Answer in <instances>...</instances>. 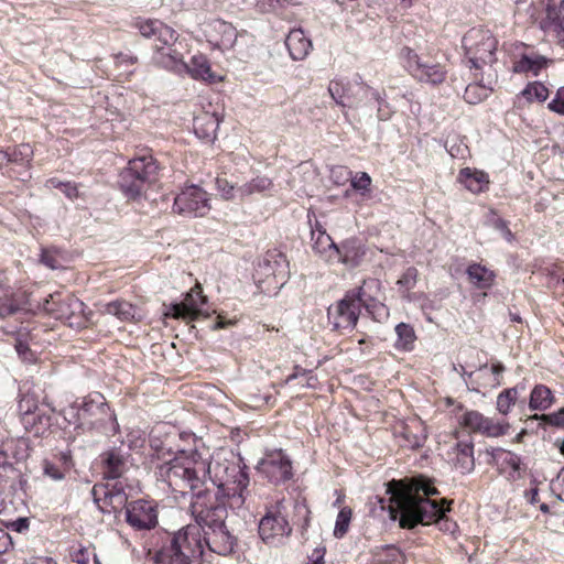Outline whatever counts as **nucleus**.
I'll use <instances>...</instances> for the list:
<instances>
[{
    "label": "nucleus",
    "mask_w": 564,
    "mask_h": 564,
    "mask_svg": "<svg viewBox=\"0 0 564 564\" xmlns=\"http://www.w3.org/2000/svg\"><path fill=\"white\" fill-rule=\"evenodd\" d=\"M379 293L378 284H361L356 292L343 299L337 307V328L354 327L357 324L360 307L364 306L376 321H383L388 317L389 311L376 295Z\"/></svg>",
    "instance_id": "obj_5"
},
{
    "label": "nucleus",
    "mask_w": 564,
    "mask_h": 564,
    "mask_svg": "<svg viewBox=\"0 0 564 564\" xmlns=\"http://www.w3.org/2000/svg\"><path fill=\"white\" fill-rule=\"evenodd\" d=\"M289 54L294 61H303L312 50V41L302 29H293L285 39Z\"/></svg>",
    "instance_id": "obj_26"
},
{
    "label": "nucleus",
    "mask_w": 564,
    "mask_h": 564,
    "mask_svg": "<svg viewBox=\"0 0 564 564\" xmlns=\"http://www.w3.org/2000/svg\"><path fill=\"white\" fill-rule=\"evenodd\" d=\"M312 239L314 240V250L321 254L326 253L327 251H332L334 253L339 251V248L334 243L330 236L325 230H322L318 225L312 230Z\"/></svg>",
    "instance_id": "obj_35"
},
{
    "label": "nucleus",
    "mask_w": 564,
    "mask_h": 564,
    "mask_svg": "<svg viewBox=\"0 0 564 564\" xmlns=\"http://www.w3.org/2000/svg\"><path fill=\"white\" fill-rule=\"evenodd\" d=\"M372 87L358 80H332L328 93L341 107H358L361 100L369 99Z\"/></svg>",
    "instance_id": "obj_13"
},
{
    "label": "nucleus",
    "mask_w": 564,
    "mask_h": 564,
    "mask_svg": "<svg viewBox=\"0 0 564 564\" xmlns=\"http://www.w3.org/2000/svg\"><path fill=\"white\" fill-rule=\"evenodd\" d=\"M339 248V251L336 254L339 257L340 261L348 268H355L359 265L364 256L365 248L364 246L354 239L345 241Z\"/></svg>",
    "instance_id": "obj_29"
},
{
    "label": "nucleus",
    "mask_w": 564,
    "mask_h": 564,
    "mask_svg": "<svg viewBox=\"0 0 564 564\" xmlns=\"http://www.w3.org/2000/svg\"><path fill=\"white\" fill-rule=\"evenodd\" d=\"M41 262L52 270L62 269L67 262V254L57 248L43 249Z\"/></svg>",
    "instance_id": "obj_36"
},
{
    "label": "nucleus",
    "mask_w": 564,
    "mask_h": 564,
    "mask_svg": "<svg viewBox=\"0 0 564 564\" xmlns=\"http://www.w3.org/2000/svg\"><path fill=\"white\" fill-rule=\"evenodd\" d=\"M458 180L474 194L484 192L489 184L488 175L485 172L471 170L469 167L460 170Z\"/></svg>",
    "instance_id": "obj_30"
},
{
    "label": "nucleus",
    "mask_w": 564,
    "mask_h": 564,
    "mask_svg": "<svg viewBox=\"0 0 564 564\" xmlns=\"http://www.w3.org/2000/svg\"><path fill=\"white\" fill-rule=\"evenodd\" d=\"M505 367L501 364H492L490 368L487 366L479 369L480 376L490 375L492 376L491 386L497 387L501 384L500 376L503 372Z\"/></svg>",
    "instance_id": "obj_49"
},
{
    "label": "nucleus",
    "mask_w": 564,
    "mask_h": 564,
    "mask_svg": "<svg viewBox=\"0 0 564 564\" xmlns=\"http://www.w3.org/2000/svg\"><path fill=\"white\" fill-rule=\"evenodd\" d=\"M56 463L66 471L73 467V458L69 451L59 452L55 456Z\"/></svg>",
    "instance_id": "obj_53"
},
{
    "label": "nucleus",
    "mask_w": 564,
    "mask_h": 564,
    "mask_svg": "<svg viewBox=\"0 0 564 564\" xmlns=\"http://www.w3.org/2000/svg\"><path fill=\"white\" fill-rule=\"evenodd\" d=\"M257 468L274 484L284 482L292 477L291 460L281 449L267 453Z\"/></svg>",
    "instance_id": "obj_17"
},
{
    "label": "nucleus",
    "mask_w": 564,
    "mask_h": 564,
    "mask_svg": "<svg viewBox=\"0 0 564 564\" xmlns=\"http://www.w3.org/2000/svg\"><path fill=\"white\" fill-rule=\"evenodd\" d=\"M463 48L469 63L475 68L495 61L497 40L489 30L473 28L462 40Z\"/></svg>",
    "instance_id": "obj_9"
},
{
    "label": "nucleus",
    "mask_w": 564,
    "mask_h": 564,
    "mask_svg": "<svg viewBox=\"0 0 564 564\" xmlns=\"http://www.w3.org/2000/svg\"><path fill=\"white\" fill-rule=\"evenodd\" d=\"M401 436L405 446L413 449L422 447L427 438L426 426L420 417H410L402 427Z\"/></svg>",
    "instance_id": "obj_25"
},
{
    "label": "nucleus",
    "mask_w": 564,
    "mask_h": 564,
    "mask_svg": "<svg viewBox=\"0 0 564 564\" xmlns=\"http://www.w3.org/2000/svg\"><path fill=\"white\" fill-rule=\"evenodd\" d=\"M448 458L460 474L471 473L475 468L474 443L471 438L457 441L448 452Z\"/></svg>",
    "instance_id": "obj_21"
},
{
    "label": "nucleus",
    "mask_w": 564,
    "mask_h": 564,
    "mask_svg": "<svg viewBox=\"0 0 564 564\" xmlns=\"http://www.w3.org/2000/svg\"><path fill=\"white\" fill-rule=\"evenodd\" d=\"M494 226L497 230H499L501 232V235L503 236V238L508 241H511L513 236H512V232L511 230L508 228V225L507 223L501 219V218H496L495 221H494Z\"/></svg>",
    "instance_id": "obj_55"
},
{
    "label": "nucleus",
    "mask_w": 564,
    "mask_h": 564,
    "mask_svg": "<svg viewBox=\"0 0 564 564\" xmlns=\"http://www.w3.org/2000/svg\"><path fill=\"white\" fill-rule=\"evenodd\" d=\"M135 28L143 37L153 41L154 64L169 70L183 73L186 67L184 55L187 52V44L173 28L156 19H138Z\"/></svg>",
    "instance_id": "obj_3"
},
{
    "label": "nucleus",
    "mask_w": 564,
    "mask_h": 564,
    "mask_svg": "<svg viewBox=\"0 0 564 564\" xmlns=\"http://www.w3.org/2000/svg\"><path fill=\"white\" fill-rule=\"evenodd\" d=\"M513 2V21L519 26L534 24L540 15L541 8L532 0H511Z\"/></svg>",
    "instance_id": "obj_27"
},
{
    "label": "nucleus",
    "mask_w": 564,
    "mask_h": 564,
    "mask_svg": "<svg viewBox=\"0 0 564 564\" xmlns=\"http://www.w3.org/2000/svg\"><path fill=\"white\" fill-rule=\"evenodd\" d=\"M547 87L541 82H532L529 83L523 90L521 91V96L528 102H544L549 97Z\"/></svg>",
    "instance_id": "obj_37"
},
{
    "label": "nucleus",
    "mask_w": 564,
    "mask_h": 564,
    "mask_svg": "<svg viewBox=\"0 0 564 564\" xmlns=\"http://www.w3.org/2000/svg\"><path fill=\"white\" fill-rule=\"evenodd\" d=\"M94 405H95V401H93V400L89 402L88 401L84 402V404L80 409V415L83 417H85L87 414L91 413Z\"/></svg>",
    "instance_id": "obj_63"
},
{
    "label": "nucleus",
    "mask_w": 564,
    "mask_h": 564,
    "mask_svg": "<svg viewBox=\"0 0 564 564\" xmlns=\"http://www.w3.org/2000/svg\"><path fill=\"white\" fill-rule=\"evenodd\" d=\"M37 409V400L33 394H23L19 401V412L23 415L25 423H29V416Z\"/></svg>",
    "instance_id": "obj_44"
},
{
    "label": "nucleus",
    "mask_w": 564,
    "mask_h": 564,
    "mask_svg": "<svg viewBox=\"0 0 564 564\" xmlns=\"http://www.w3.org/2000/svg\"><path fill=\"white\" fill-rule=\"evenodd\" d=\"M350 185L361 195H366L370 193L371 177L366 172H358L351 177Z\"/></svg>",
    "instance_id": "obj_45"
},
{
    "label": "nucleus",
    "mask_w": 564,
    "mask_h": 564,
    "mask_svg": "<svg viewBox=\"0 0 564 564\" xmlns=\"http://www.w3.org/2000/svg\"><path fill=\"white\" fill-rule=\"evenodd\" d=\"M173 316L189 318L192 321L198 317H208L210 315L207 299L203 294L202 284H194L189 292L186 293L181 303L173 304Z\"/></svg>",
    "instance_id": "obj_16"
},
{
    "label": "nucleus",
    "mask_w": 564,
    "mask_h": 564,
    "mask_svg": "<svg viewBox=\"0 0 564 564\" xmlns=\"http://www.w3.org/2000/svg\"><path fill=\"white\" fill-rule=\"evenodd\" d=\"M498 470L501 475L506 476L508 480L514 481L522 477L524 468L520 456L517 454L498 448L494 454Z\"/></svg>",
    "instance_id": "obj_23"
},
{
    "label": "nucleus",
    "mask_w": 564,
    "mask_h": 564,
    "mask_svg": "<svg viewBox=\"0 0 564 564\" xmlns=\"http://www.w3.org/2000/svg\"><path fill=\"white\" fill-rule=\"evenodd\" d=\"M24 564H56L51 557L46 556H34L25 561Z\"/></svg>",
    "instance_id": "obj_58"
},
{
    "label": "nucleus",
    "mask_w": 564,
    "mask_h": 564,
    "mask_svg": "<svg viewBox=\"0 0 564 564\" xmlns=\"http://www.w3.org/2000/svg\"><path fill=\"white\" fill-rule=\"evenodd\" d=\"M209 195L196 185L186 186L175 197L174 213L185 217H204L210 210Z\"/></svg>",
    "instance_id": "obj_10"
},
{
    "label": "nucleus",
    "mask_w": 564,
    "mask_h": 564,
    "mask_svg": "<svg viewBox=\"0 0 564 564\" xmlns=\"http://www.w3.org/2000/svg\"><path fill=\"white\" fill-rule=\"evenodd\" d=\"M32 156L33 150L29 144H20L10 150V166H19L20 170L15 171L13 167H10L7 173L21 181H28L31 177L29 170Z\"/></svg>",
    "instance_id": "obj_24"
},
{
    "label": "nucleus",
    "mask_w": 564,
    "mask_h": 564,
    "mask_svg": "<svg viewBox=\"0 0 564 564\" xmlns=\"http://www.w3.org/2000/svg\"><path fill=\"white\" fill-rule=\"evenodd\" d=\"M62 192L67 198L72 200L79 197L78 186L76 183L73 182H66L63 186Z\"/></svg>",
    "instance_id": "obj_56"
},
{
    "label": "nucleus",
    "mask_w": 564,
    "mask_h": 564,
    "mask_svg": "<svg viewBox=\"0 0 564 564\" xmlns=\"http://www.w3.org/2000/svg\"><path fill=\"white\" fill-rule=\"evenodd\" d=\"M122 459L115 453L108 454L105 465V476L109 479L119 478L123 470Z\"/></svg>",
    "instance_id": "obj_42"
},
{
    "label": "nucleus",
    "mask_w": 564,
    "mask_h": 564,
    "mask_svg": "<svg viewBox=\"0 0 564 564\" xmlns=\"http://www.w3.org/2000/svg\"><path fill=\"white\" fill-rule=\"evenodd\" d=\"M12 527L18 532H23L29 528V521L25 518H20L12 523Z\"/></svg>",
    "instance_id": "obj_60"
},
{
    "label": "nucleus",
    "mask_w": 564,
    "mask_h": 564,
    "mask_svg": "<svg viewBox=\"0 0 564 564\" xmlns=\"http://www.w3.org/2000/svg\"><path fill=\"white\" fill-rule=\"evenodd\" d=\"M204 554V541L197 524H187L174 532L170 544L156 552L154 564H192Z\"/></svg>",
    "instance_id": "obj_6"
},
{
    "label": "nucleus",
    "mask_w": 564,
    "mask_h": 564,
    "mask_svg": "<svg viewBox=\"0 0 564 564\" xmlns=\"http://www.w3.org/2000/svg\"><path fill=\"white\" fill-rule=\"evenodd\" d=\"M203 541L210 552L221 556L230 555L237 545V539L228 531L226 524L206 530Z\"/></svg>",
    "instance_id": "obj_19"
},
{
    "label": "nucleus",
    "mask_w": 564,
    "mask_h": 564,
    "mask_svg": "<svg viewBox=\"0 0 564 564\" xmlns=\"http://www.w3.org/2000/svg\"><path fill=\"white\" fill-rule=\"evenodd\" d=\"M550 62L549 58L533 48H525L514 61L512 69L518 74L538 76L543 69L547 68Z\"/></svg>",
    "instance_id": "obj_22"
},
{
    "label": "nucleus",
    "mask_w": 564,
    "mask_h": 564,
    "mask_svg": "<svg viewBox=\"0 0 564 564\" xmlns=\"http://www.w3.org/2000/svg\"><path fill=\"white\" fill-rule=\"evenodd\" d=\"M532 419L542 420L543 422L552 426L564 427V408L551 414H535L532 416Z\"/></svg>",
    "instance_id": "obj_47"
},
{
    "label": "nucleus",
    "mask_w": 564,
    "mask_h": 564,
    "mask_svg": "<svg viewBox=\"0 0 564 564\" xmlns=\"http://www.w3.org/2000/svg\"><path fill=\"white\" fill-rule=\"evenodd\" d=\"M523 387H514L503 390L497 397V410L499 413L506 415L510 412L511 408L516 404L518 394Z\"/></svg>",
    "instance_id": "obj_39"
},
{
    "label": "nucleus",
    "mask_w": 564,
    "mask_h": 564,
    "mask_svg": "<svg viewBox=\"0 0 564 564\" xmlns=\"http://www.w3.org/2000/svg\"><path fill=\"white\" fill-rule=\"evenodd\" d=\"M126 520L135 530H150L158 524V506L153 500L126 502Z\"/></svg>",
    "instance_id": "obj_14"
},
{
    "label": "nucleus",
    "mask_w": 564,
    "mask_h": 564,
    "mask_svg": "<svg viewBox=\"0 0 564 564\" xmlns=\"http://www.w3.org/2000/svg\"><path fill=\"white\" fill-rule=\"evenodd\" d=\"M72 557L73 561L77 562L78 564H87L89 562V553L85 549H80L74 552Z\"/></svg>",
    "instance_id": "obj_57"
},
{
    "label": "nucleus",
    "mask_w": 564,
    "mask_h": 564,
    "mask_svg": "<svg viewBox=\"0 0 564 564\" xmlns=\"http://www.w3.org/2000/svg\"><path fill=\"white\" fill-rule=\"evenodd\" d=\"M216 187L220 196L226 200L239 197V193L237 192L238 187L236 188L234 184L224 177L216 178Z\"/></svg>",
    "instance_id": "obj_46"
},
{
    "label": "nucleus",
    "mask_w": 564,
    "mask_h": 564,
    "mask_svg": "<svg viewBox=\"0 0 564 564\" xmlns=\"http://www.w3.org/2000/svg\"><path fill=\"white\" fill-rule=\"evenodd\" d=\"M352 517V510L349 507H343L336 518L334 536L341 539L349 529V524Z\"/></svg>",
    "instance_id": "obj_41"
},
{
    "label": "nucleus",
    "mask_w": 564,
    "mask_h": 564,
    "mask_svg": "<svg viewBox=\"0 0 564 564\" xmlns=\"http://www.w3.org/2000/svg\"><path fill=\"white\" fill-rule=\"evenodd\" d=\"M208 494L204 491L197 495L191 502V511L195 519V523L199 525L200 533L204 534L206 530H213L216 527L225 524L228 516L227 509L221 503H207Z\"/></svg>",
    "instance_id": "obj_11"
},
{
    "label": "nucleus",
    "mask_w": 564,
    "mask_h": 564,
    "mask_svg": "<svg viewBox=\"0 0 564 564\" xmlns=\"http://www.w3.org/2000/svg\"><path fill=\"white\" fill-rule=\"evenodd\" d=\"M15 350L24 361L32 362L34 360V355L25 343L19 340L15 344Z\"/></svg>",
    "instance_id": "obj_54"
},
{
    "label": "nucleus",
    "mask_w": 564,
    "mask_h": 564,
    "mask_svg": "<svg viewBox=\"0 0 564 564\" xmlns=\"http://www.w3.org/2000/svg\"><path fill=\"white\" fill-rule=\"evenodd\" d=\"M43 471L45 476L52 478L53 480H62L66 473V470H64L57 463L50 460H44Z\"/></svg>",
    "instance_id": "obj_48"
},
{
    "label": "nucleus",
    "mask_w": 564,
    "mask_h": 564,
    "mask_svg": "<svg viewBox=\"0 0 564 564\" xmlns=\"http://www.w3.org/2000/svg\"><path fill=\"white\" fill-rule=\"evenodd\" d=\"M547 108L555 113L564 116V86L557 89L555 97L549 102Z\"/></svg>",
    "instance_id": "obj_50"
},
{
    "label": "nucleus",
    "mask_w": 564,
    "mask_h": 564,
    "mask_svg": "<svg viewBox=\"0 0 564 564\" xmlns=\"http://www.w3.org/2000/svg\"><path fill=\"white\" fill-rule=\"evenodd\" d=\"M552 491L564 502V468L561 469L557 477L551 484Z\"/></svg>",
    "instance_id": "obj_51"
},
{
    "label": "nucleus",
    "mask_w": 564,
    "mask_h": 564,
    "mask_svg": "<svg viewBox=\"0 0 564 564\" xmlns=\"http://www.w3.org/2000/svg\"><path fill=\"white\" fill-rule=\"evenodd\" d=\"M195 134L207 142L214 141L219 128V119L215 113L203 112L193 120Z\"/></svg>",
    "instance_id": "obj_28"
},
{
    "label": "nucleus",
    "mask_w": 564,
    "mask_h": 564,
    "mask_svg": "<svg viewBox=\"0 0 564 564\" xmlns=\"http://www.w3.org/2000/svg\"><path fill=\"white\" fill-rule=\"evenodd\" d=\"M459 424L473 433L487 437L502 436L509 430L508 423L494 421L475 410L465 411L459 417Z\"/></svg>",
    "instance_id": "obj_15"
},
{
    "label": "nucleus",
    "mask_w": 564,
    "mask_h": 564,
    "mask_svg": "<svg viewBox=\"0 0 564 564\" xmlns=\"http://www.w3.org/2000/svg\"><path fill=\"white\" fill-rule=\"evenodd\" d=\"M66 182H62L61 180H58L57 177H51L48 178L46 182H45V187L46 188H58V189H63V186Z\"/></svg>",
    "instance_id": "obj_59"
},
{
    "label": "nucleus",
    "mask_w": 564,
    "mask_h": 564,
    "mask_svg": "<svg viewBox=\"0 0 564 564\" xmlns=\"http://www.w3.org/2000/svg\"><path fill=\"white\" fill-rule=\"evenodd\" d=\"M417 278V271L414 268L408 269V271L404 274V280H398L397 282H410L411 280H416Z\"/></svg>",
    "instance_id": "obj_62"
},
{
    "label": "nucleus",
    "mask_w": 564,
    "mask_h": 564,
    "mask_svg": "<svg viewBox=\"0 0 564 564\" xmlns=\"http://www.w3.org/2000/svg\"><path fill=\"white\" fill-rule=\"evenodd\" d=\"M292 529L282 513V503L268 510L259 523V534L262 541L272 546L282 543L283 539L290 535Z\"/></svg>",
    "instance_id": "obj_12"
},
{
    "label": "nucleus",
    "mask_w": 564,
    "mask_h": 564,
    "mask_svg": "<svg viewBox=\"0 0 564 564\" xmlns=\"http://www.w3.org/2000/svg\"><path fill=\"white\" fill-rule=\"evenodd\" d=\"M554 402V397L550 388L544 384H538L530 394L529 408L532 411H545Z\"/></svg>",
    "instance_id": "obj_32"
},
{
    "label": "nucleus",
    "mask_w": 564,
    "mask_h": 564,
    "mask_svg": "<svg viewBox=\"0 0 564 564\" xmlns=\"http://www.w3.org/2000/svg\"><path fill=\"white\" fill-rule=\"evenodd\" d=\"M156 475L172 492L181 497L191 494L194 499L205 491L207 462L197 451H181L173 459L162 464Z\"/></svg>",
    "instance_id": "obj_2"
},
{
    "label": "nucleus",
    "mask_w": 564,
    "mask_h": 564,
    "mask_svg": "<svg viewBox=\"0 0 564 564\" xmlns=\"http://www.w3.org/2000/svg\"><path fill=\"white\" fill-rule=\"evenodd\" d=\"M397 340L394 347L401 351H411L414 348L416 335L414 328L406 323H399L395 328Z\"/></svg>",
    "instance_id": "obj_33"
},
{
    "label": "nucleus",
    "mask_w": 564,
    "mask_h": 564,
    "mask_svg": "<svg viewBox=\"0 0 564 564\" xmlns=\"http://www.w3.org/2000/svg\"><path fill=\"white\" fill-rule=\"evenodd\" d=\"M260 269L265 279L286 280L290 278L289 261L278 249L265 252Z\"/></svg>",
    "instance_id": "obj_20"
},
{
    "label": "nucleus",
    "mask_w": 564,
    "mask_h": 564,
    "mask_svg": "<svg viewBox=\"0 0 564 564\" xmlns=\"http://www.w3.org/2000/svg\"><path fill=\"white\" fill-rule=\"evenodd\" d=\"M207 42L221 52H227L234 48L238 32L236 28L224 20L215 19L206 23L204 29Z\"/></svg>",
    "instance_id": "obj_18"
},
{
    "label": "nucleus",
    "mask_w": 564,
    "mask_h": 564,
    "mask_svg": "<svg viewBox=\"0 0 564 564\" xmlns=\"http://www.w3.org/2000/svg\"><path fill=\"white\" fill-rule=\"evenodd\" d=\"M468 278L475 282H491L496 278L492 271L480 264H471L467 269Z\"/></svg>",
    "instance_id": "obj_43"
},
{
    "label": "nucleus",
    "mask_w": 564,
    "mask_h": 564,
    "mask_svg": "<svg viewBox=\"0 0 564 564\" xmlns=\"http://www.w3.org/2000/svg\"><path fill=\"white\" fill-rule=\"evenodd\" d=\"M401 58L406 72L420 83L440 85L446 78L445 65L410 47L402 48Z\"/></svg>",
    "instance_id": "obj_8"
},
{
    "label": "nucleus",
    "mask_w": 564,
    "mask_h": 564,
    "mask_svg": "<svg viewBox=\"0 0 564 564\" xmlns=\"http://www.w3.org/2000/svg\"><path fill=\"white\" fill-rule=\"evenodd\" d=\"M391 514L393 518L400 514V527L412 529L416 524L429 525L434 522L440 523L443 531H453L455 527L446 518L445 513L449 508L430 497L437 494V489L424 477H415L409 484L402 481L395 482V488L391 489Z\"/></svg>",
    "instance_id": "obj_1"
},
{
    "label": "nucleus",
    "mask_w": 564,
    "mask_h": 564,
    "mask_svg": "<svg viewBox=\"0 0 564 564\" xmlns=\"http://www.w3.org/2000/svg\"><path fill=\"white\" fill-rule=\"evenodd\" d=\"M19 308V305L18 304H14V303H11L10 305L8 306H3L0 308V313L1 314H13L14 312H17Z\"/></svg>",
    "instance_id": "obj_64"
},
{
    "label": "nucleus",
    "mask_w": 564,
    "mask_h": 564,
    "mask_svg": "<svg viewBox=\"0 0 564 564\" xmlns=\"http://www.w3.org/2000/svg\"><path fill=\"white\" fill-rule=\"evenodd\" d=\"M207 475L219 494L231 499L232 507H240L246 497L249 476L240 458L227 452L216 453L207 463Z\"/></svg>",
    "instance_id": "obj_4"
},
{
    "label": "nucleus",
    "mask_w": 564,
    "mask_h": 564,
    "mask_svg": "<svg viewBox=\"0 0 564 564\" xmlns=\"http://www.w3.org/2000/svg\"><path fill=\"white\" fill-rule=\"evenodd\" d=\"M491 91L492 87L490 86L480 83H473L466 87L464 99L468 104L476 105L488 98Z\"/></svg>",
    "instance_id": "obj_38"
},
{
    "label": "nucleus",
    "mask_w": 564,
    "mask_h": 564,
    "mask_svg": "<svg viewBox=\"0 0 564 564\" xmlns=\"http://www.w3.org/2000/svg\"><path fill=\"white\" fill-rule=\"evenodd\" d=\"M10 166V151L0 150V170Z\"/></svg>",
    "instance_id": "obj_61"
},
{
    "label": "nucleus",
    "mask_w": 564,
    "mask_h": 564,
    "mask_svg": "<svg viewBox=\"0 0 564 564\" xmlns=\"http://www.w3.org/2000/svg\"><path fill=\"white\" fill-rule=\"evenodd\" d=\"M127 308H128L127 303L116 301V302H111V303L107 304L106 312L108 314L121 316V315H124L128 313Z\"/></svg>",
    "instance_id": "obj_52"
},
{
    "label": "nucleus",
    "mask_w": 564,
    "mask_h": 564,
    "mask_svg": "<svg viewBox=\"0 0 564 564\" xmlns=\"http://www.w3.org/2000/svg\"><path fill=\"white\" fill-rule=\"evenodd\" d=\"M369 98L373 99L378 105L377 118L380 121H387L392 117L394 111H393L392 107L389 105V102L387 101L384 93H380L372 88V90L369 95Z\"/></svg>",
    "instance_id": "obj_40"
},
{
    "label": "nucleus",
    "mask_w": 564,
    "mask_h": 564,
    "mask_svg": "<svg viewBox=\"0 0 564 564\" xmlns=\"http://www.w3.org/2000/svg\"><path fill=\"white\" fill-rule=\"evenodd\" d=\"M183 72L188 73L194 79L215 80L208 59L202 54L194 55Z\"/></svg>",
    "instance_id": "obj_31"
},
{
    "label": "nucleus",
    "mask_w": 564,
    "mask_h": 564,
    "mask_svg": "<svg viewBox=\"0 0 564 564\" xmlns=\"http://www.w3.org/2000/svg\"><path fill=\"white\" fill-rule=\"evenodd\" d=\"M159 165L152 155H143L129 161L128 167L120 173L119 184L130 198L139 197L145 184L156 182Z\"/></svg>",
    "instance_id": "obj_7"
},
{
    "label": "nucleus",
    "mask_w": 564,
    "mask_h": 564,
    "mask_svg": "<svg viewBox=\"0 0 564 564\" xmlns=\"http://www.w3.org/2000/svg\"><path fill=\"white\" fill-rule=\"evenodd\" d=\"M273 187L272 181L267 176H257L252 178L250 182L245 183L239 186L237 192L239 193V198L243 199L247 196L253 194H261L271 191Z\"/></svg>",
    "instance_id": "obj_34"
}]
</instances>
